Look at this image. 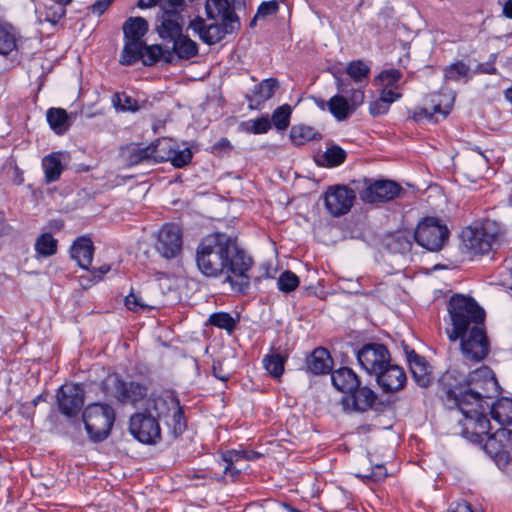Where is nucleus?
Listing matches in <instances>:
<instances>
[{
    "label": "nucleus",
    "instance_id": "nucleus-1",
    "mask_svg": "<svg viewBox=\"0 0 512 512\" xmlns=\"http://www.w3.org/2000/svg\"><path fill=\"white\" fill-rule=\"evenodd\" d=\"M455 384L448 383L442 400L449 408H456L461 414L459 419L461 435L469 441H481L490 427L487 418L489 403L488 392L496 385L492 370L481 366L459 380Z\"/></svg>",
    "mask_w": 512,
    "mask_h": 512
},
{
    "label": "nucleus",
    "instance_id": "nucleus-2",
    "mask_svg": "<svg viewBox=\"0 0 512 512\" xmlns=\"http://www.w3.org/2000/svg\"><path fill=\"white\" fill-rule=\"evenodd\" d=\"M196 264L206 277L224 276L233 291L247 294L253 260L238 247L236 238L222 232L206 235L196 249Z\"/></svg>",
    "mask_w": 512,
    "mask_h": 512
},
{
    "label": "nucleus",
    "instance_id": "nucleus-3",
    "mask_svg": "<svg viewBox=\"0 0 512 512\" xmlns=\"http://www.w3.org/2000/svg\"><path fill=\"white\" fill-rule=\"evenodd\" d=\"M235 3V0H206L207 19L197 16L190 21L189 28L203 43L207 45L219 43L226 35L234 34L241 28Z\"/></svg>",
    "mask_w": 512,
    "mask_h": 512
},
{
    "label": "nucleus",
    "instance_id": "nucleus-4",
    "mask_svg": "<svg viewBox=\"0 0 512 512\" xmlns=\"http://www.w3.org/2000/svg\"><path fill=\"white\" fill-rule=\"evenodd\" d=\"M447 311L450 327L446 334L451 342H456L463 333L474 329V326H483L485 311L476 300L463 294H454L448 301Z\"/></svg>",
    "mask_w": 512,
    "mask_h": 512
},
{
    "label": "nucleus",
    "instance_id": "nucleus-5",
    "mask_svg": "<svg viewBox=\"0 0 512 512\" xmlns=\"http://www.w3.org/2000/svg\"><path fill=\"white\" fill-rule=\"evenodd\" d=\"M144 411L154 415L157 420L165 419V423L171 429L175 438L186 429L182 407L179 400L172 394H152L146 401Z\"/></svg>",
    "mask_w": 512,
    "mask_h": 512
},
{
    "label": "nucleus",
    "instance_id": "nucleus-6",
    "mask_svg": "<svg viewBox=\"0 0 512 512\" xmlns=\"http://www.w3.org/2000/svg\"><path fill=\"white\" fill-rule=\"evenodd\" d=\"M115 421L114 409L104 403H93L83 412V422L89 438L93 442L105 440Z\"/></svg>",
    "mask_w": 512,
    "mask_h": 512
},
{
    "label": "nucleus",
    "instance_id": "nucleus-7",
    "mask_svg": "<svg viewBox=\"0 0 512 512\" xmlns=\"http://www.w3.org/2000/svg\"><path fill=\"white\" fill-rule=\"evenodd\" d=\"M500 237L498 225L490 220L479 228H468L463 231L464 244L473 254H488L498 245Z\"/></svg>",
    "mask_w": 512,
    "mask_h": 512
},
{
    "label": "nucleus",
    "instance_id": "nucleus-8",
    "mask_svg": "<svg viewBox=\"0 0 512 512\" xmlns=\"http://www.w3.org/2000/svg\"><path fill=\"white\" fill-rule=\"evenodd\" d=\"M449 230L438 218L426 217L417 225L413 239L428 251L436 252L448 241Z\"/></svg>",
    "mask_w": 512,
    "mask_h": 512
},
{
    "label": "nucleus",
    "instance_id": "nucleus-9",
    "mask_svg": "<svg viewBox=\"0 0 512 512\" xmlns=\"http://www.w3.org/2000/svg\"><path fill=\"white\" fill-rule=\"evenodd\" d=\"M153 163L170 161L176 168L188 165L193 157L190 148L180 149L178 143L172 138L162 137L149 144Z\"/></svg>",
    "mask_w": 512,
    "mask_h": 512
},
{
    "label": "nucleus",
    "instance_id": "nucleus-10",
    "mask_svg": "<svg viewBox=\"0 0 512 512\" xmlns=\"http://www.w3.org/2000/svg\"><path fill=\"white\" fill-rule=\"evenodd\" d=\"M125 44L121 52L120 63L132 65L135 63V55L143 44V37L148 31V22L142 17H129L123 24Z\"/></svg>",
    "mask_w": 512,
    "mask_h": 512
},
{
    "label": "nucleus",
    "instance_id": "nucleus-11",
    "mask_svg": "<svg viewBox=\"0 0 512 512\" xmlns=\"http://www.w3.org/2000/svg\"><path fill=\"white\" fill-rule=\"evenodd\" d=\"M455 100L453 92L434 93L429 96L427 107H416L412 112V119L421 123L424 121L438 122L445 119L450 113Z\"/></svg>",
    "mask_w": 512,
    "mask_h": 512
},
{
    "label": "nucleus",
    "instance_id": "nucleus-12",
    "mask_svg": "<svg viewBox=\"0 0 512 512\" xmlns=\"http://www.w3.org/2000/svg\"><path fill=\"white\" fill-rule=\"evenodd\" d=\"M458 340H460V350L466 361L478 363L489 354L490 344L485 325L474 326V329L463 333Z\"/></svg>",
    "mask_w": 512,
    "mask_h": 512
},
{
    "label": "nucleus",
    "instance_id": "nucleus-13",
    "mask_svg": "<svg viewBox=\"0 0 512 512\" xmlns=\"http://www.w3.org/2000/svg\"><path fill=\"white\" fill-rule=\"evenodd\" d=\"M359 198L370 204L384 203L396 198L402 188L391 180L364 179L361 187H357Z\"/></svg>",
    "mask_w": 512,
    "mask_h": 512
},
{
    "label": "nucleus",
    "instance_id": "nucleus-14",
    "mask_svg": "<svg viewBox=\"0 0 512 512\" xmlns=\"http://www.w3.org/2000/svg\"><path fill=\"white\" fill-rule=\"evenodd\" d=\"M489 431L490 429H488L487 434L484 435L481 441L472 442L483 444L486 453L497 462L508 463L512 461V430L501 427L493 434H490Z\"/></svg>",
    "mask_w": 512,
    "mask_h": 512
},
{
    "label": "nucleus",
    "instance_id": "nucleus-15",
    "mask_svg": "<svg viewBox=\"0 0 512 512\" xmlns=\"http://www.w3.org/2000/svg\"><path fill=\"white\" fill-rule=\"evenodd\" d=\"M129 430L138 441L144 444H156L161 439L158 420L146 411L131 416Z\"/></svg>",
    "mask_w": 512,
    "mask_h": 512
},
{
    "label": "nucleus",
    "instance_id": "nucleus-16",
    "mask_svg": "<svg viewBox=\"0 0 512 512\" xmlns=\"http://www.w3.org/2000/svg\"><path fill=\"white\" fill-rule=\"evenodd\" d=\"M357 359L361 367L371 375H376L388 365L390 353L383 344L370 343L364 345L357 352Z\"/></svg>",
    "mask_w": 512,
    "mask_h": 512
},
{
    "label": "nucleus",
    "instance_id": "nucleus-17",
    "mask_svg": "<svg viewBox=\"0 0 512 512\" xmlns=\"http://www.w3.org/2000/svg\"><path fill=\"white\" fill-rule=\"evenodd\" d=\"M59 411L67 416L78 415L84 405L85 392L81 384L63 385L57 391Z\"/></svg>",
    "mask_w": 512,
    "mask_h": 512
},
{
    "label": "nucleus",
    "instance_id": "nucleus-18",
    "mask_svg": "<svg viewBox=\"0 0 512 512\" xmlns=\"http://www.w3.org/2000/svg\"><path fill=\"white\" fill-rule=\"evenodd\" d=\"M107 383L113 385V396L123 404L136 406L148 393L146 385L135 381H124L117 376L109 377Z\"/></svg>",
    "mask_w": 512,
    "mask_h": 512
},
{
    "label": "nucleus",
    "instance_id": "nucleus-19",
    "mask_svg": "<svg viewBox=\"0 0 512 512\" xmlns=\"http://www.w3.org/2000/svg\"><path fill=\"white\" fill-rule=\"evenodd\" d=\"M356 198V192L347 186L329 187L325 193V206L328 212L339 217L350 211Z\"/></svg>",
    "mask_w": 512,
    "mask_h": 512
},
{
    "label": "nucleus",
    "instance_id": "nucleus-20",
    "mask_svg": "<svg viewBox=\"0 0 512 512\" xmlns=\"http://www.w3.org/2000/svg\"><path fill=\"white\" fill-rule=\"evenodd\" d=\"M156 250L166 259L176 258L182 250V233L175 224L164 225L157 237Z\"/></svg>",
    "mask_w": 512,
    "mask_h": 512
},
{
    "label": "nucleus",
    "instance_id": "nucleus-21",
    "mask_svg": "<svg viewBox=\"0 0 512 512\" xmlns=\"http://www.w3.org/2000/svg\"><path fill=\"white\" fill-rule=\"evenodd\" d=\"M183 30V17L180 11H162L157 18L156 31L160 38L171 41L179 37Z\"/></svg>",
    "mask_w": 512,
    "mask_h": 512
},
{
    "label": "nucleus",
    "instance_id": "nucleus-22",
    "mask_svg": "<svg viewBox=\"0 0 512 512\" xmlns=\"http://www.w3.org/2000/svg\"><path fill=\"white\" fill-rule=\"evenodd\" d=\"M376 380L384 392H396L401 390L406 383V374L398 365L388 362L376 375Z\"/></svg>",
    "mask_w": 512,
    "mask_h": 512
},
{
    "label": "nucleus",
    "instance_id": "nucleus-23",
    "mask_svg": "<svg viewBox=\"0 0 512 512\" xmlns=\"http://www.w3.org/2000/svg\"><path fill=\"white\" fill-rule=\"evenodd\" d=\"M377 399V395L367 386H358L347 396L343 397L342 404L354 411L365 412L372 408Z\"/></svg>",
    "mask_w": 512,
    "mask_h": 512
},
{
    "label": "nucleus",
    "instance_id": "nucleus-24",
    "mask_svg": "<svg viewBox=\"0 0 512 512\" xmlns=\"http://www.w3.org/2000/svg\"><path fill=\"white\" fill-rule=\"evenodd\" d=\"M407 361L415 382L423 388L428 387L433 380L432 370L426 359L414 350H406Z\"/></svg>",
    "mask_w": 512,
    "mask_h": 512
},
{
    "label": "nucleus",
    "instance_id": "nucleus-25",
    "mask_svg": "<svg viewBox=\"0 0 512 512\" xmlns=\"http://www.w3.org/2000/svg\"><path fill=\"white\" fill-rule=\"evenodd\" d=\"M246 451L228 450L221 455L219 466L223 467V474H229L235 480L239 474L248 468L245 459Z\"/></svg>",
    "mask_w": 512,
    "mask_h": 512
},
{
    "label": "nucleus",
    "instance_id": "nucleus-26",
    "mask_svg": "<svg viewBox=\"0 0 512 512\" xmlns=\"http://www.w3.org/2000/svg\"><path fill=\"white\" fill-rule=\"evenodd\" d=\"M279 83L276 78H268L261 81L254 87L251 94L246 96L251 109L258 108L260 105L271 99L278 89Z\"/></svg>",
    "mask_w": 512,
    "mask_h": 512
},
{
    "label": "nucleus",
    "instance_id": "nucleus-27",
    "mask_svg": "<svg viewBox=\"0 0 512 512\" xmlns=\"http://www.w3.org/2000/svg\"><path fill=\"white\" fill-rule=\"evenodd\" d=\"M150 146L132 143L121 149V158L127 166H136L140 164H154L150 157Z\"/></svg>",
    "mask_w": 512,
    "mask_h": 512
},
{
    "label": "nucleus",
    "instance_id": "nucleus-28",
    "mask_svg": "<svg viewBox=\"0 0 512 512\" xmlns=\"http://www.w3.org/2000/svg\"><path fill=\"white\" fill-rule=\"evenodd\" d=\"M70 253L72 259L77 262L79 267L89 270L94 254L92 240L85 236L78 237L73 242Z\"/></svg>",
    "mask_w": 512,
    "mask_h": 512
},
{
    "label": "nucleus",
    "instance_id": "nucleus-29",
    "mask_svg": "<svg viewBox=\"0 0 512 512\" xmlns=\"http://www.w3.org/2000/svg\"><path fill=\"white\" fill-rule=\"evenodd\" d=\"M135 55V63L139 60L142 61L145 66L155 65L161 58L167 63L172 62L173 54L171 51L164 52L161 45H146L145 42L141 44V48Z\"/></svg>",
    "mask_w": 512,
    "mask_h": 512
},
{
    "label": "nucleus",
    "instance_id": "nucleus-30",
    "mask_svg": "<svg viewBox=\"0 0 512 512\" xmlns=\"http://www.w3.org/2000/svg\"><path fill=\"white\" fill-rule=\"evenodd\" d=\"M331 380L337 390L346 394L355 390V388L360 384V380L356 373L348 367H342L333 371L331 374Z\"/></svg>",
    "mask_w": 512,
    "mask_h": 512
},
{
    "label": "nucleus",
    "instance_id": "nucleus-31",
    "mask_svg": "<svg viewBox=\"0 0 512 512\" xmlns=\"http://www.w3.org/2000/svg\"><path fill=\"white\" fill-rule=\"evenodd\" d=\"M306 365L307 369L315 375L325 374L332 368V359L325 348L319 347L307 358Z\"/></svg>",
    "mask_w": 512,
    "mask_h": 512
},
{
    "label": "nucleus",
    "instance_id": "nucleus-32",
    "mask_svg": "<svg viewBox=\"0 0 512 512\" xmlns=\"http://www.w3.org/2000/svg\"><path fill=\"white\" fill-rule=\"evenodd\" d=\"M61 158L62 153L53 152L42 159V168L45 174L46 183H52L59 180L64 170Z\"/></svg>",
    "mask_w": 512,
    "mask_h": 512
},
{
    "label": "nucleus",
    "instance_id": "nucleus-33",
    "mask_svg": "<svg viewBox=\"0 0 512 512\" xmlns=\"http://www.w3.org/2000/svg\"><path fill=\"white\" fill-rule=\"evenodd\" d=\"M170 42L173 43L172 53L174 52L179 59L188 60L198 54V45L183 33L175 37Z\"/></svg>",
    "mask_w": 512,
    "mask_h": 512
},
{
    "label": "nucleus",
    "instance_id": "nucleus-34",
    "mask_svg": "<svg viewBox=\"0 0 512 512\" xmlns=\"http://www.w3.org/2000/svg\"><path fill=\"white\" fill-rule=\"evenodd\" d=\"M492 418L501 426L512 425V399L503 397L498 399L491 407Z\"/></svg>",
    "mask_w": 512,
    "mask_h": 512
},
{
    "label": "nucleus",
    "instance_id": "nucleus-35",
    "mask_svg": "<svg viewBox=\"0 0 512 512\" xmlns=\"http://www.w3.org/2000/svg\"><path fill=\"white\" fill-rule=\"evenodd\" d=\"M444 82H460L467 83L471 77V69L469 65L463 61H456L443 69Z\"/></svg>",
    "mask_w": 512,
    "mask_h": 512
},
{
    "label": "nucleus",
    "instance_id": "nucleus-36",
    "mask_svg": "<svg viewBox=\"0 0 512 512\" xmlns=\"http://www.w3.org/2000/svg\"><path fill=\"white\" fill-rule=\"evenodd\" d=\"M322 135L312 126L299 124L290 130V139L296 146H302L309 141L320 140Z\"/></svg>",
    "mask_w": 512,
    "mask_h": 512
},
{
    "label": "nucleus",
    "instance_id": "nucleus-37",
    "mask_svg": "<svg viewBox=\"0 0 512 512\" xmlns=\"http://www.w3.org/2000/svg\"><path fill=\"white\" fill-rule=\"evenodd\" d=\"M47 121L51 129L59 135L65 133L70 127V116L61 108H50L47 111Z\"/></svg>",
    "mask_w": 512,
    "mask_h": 512
},
{
    "label": "nucleus",
    "instance_id": "nucleus-38",
    "mask_svg": "<svg viewBox=\"0 0 512 512\" xmlns=\"http://www.w3.org/2000/svg\"><path fill=\"white\" fill-rule=\"evenodd\" d=\"M330 113L338 120L343 121L347 119L353 112V107L350 106L348 100L342 95H335L327 102Z\"/></svg>",
    "mask_w": 512,
    "mask_h": 512
},
{
    "label": "nucleus",
    "instance_id": "nucleus-39",
    "mask_svg": "<svg viewBox=\"0 0 512 512\" xmlns=\"http://www.w3.org/2000/svg\"><path fill=\"white\" fill-rule=\"evenodd\" d=\"M286 359V354H281L276 350H272L270 354L264 357L263 364L271 376L274 378H279L283 374Z\"/></svg>",
    "mask_w": 512,
    "mask_h": 512
},
{
    "label": "nucleus",
    "instance_id": "nucleus-40",
    "mask_svg": "<svg viewBox=\"0 0 512 512\" xmlns=\"http://www.w3.org/2000/svg\"><path fill=\"white\" fill-rule=\"evenodd\" d=\"M17 46V33L8 23H0V54L7 55Z\"/></svg>",
    "mask_w": 512,
    "mask_h": 512
},
{
    "label": "nucleus",
    "instance_id": "nucleus-41",
    "mask_svg": "<svg viewBox=\"0 0 512 512\" xmlns=\"http://www.w3.org/2000/svg\"><path fill=\"white\" fill-rule=\"evenodd\" d=\"M337 90L342 94H349V104L353 107L355 111L358 106H360L364 101V92L361 88L353 89L349 88L350 83L346 80L337 78L336 79Z\"/></svg>",
    "mask_w": 512,
    "mask_h": 512
},
{
    "label": "nucleus",
    "instance_id": "nucleus-42",
    "mask_svg": "<svg viewBox=\"0 0 512 512\" xmlns=\"http://www.w3.org/2000/svg\"><path fill=\"white\" fill-rule=\"evenodd\" d=\"M346 72L349 77L356 83H367L370 68L362 60H355L348 63Z\"/></svg>",
    "mask_w": 512,
    "mask_h": 512
},
{
    "label": "nucleus",
    "instance_id": "nucleus-43",
    "mask_svg": "<svg viewBox=\"0 0 512 512\" xmlns=\"http://www.w3.org/2000/svg\"><path fill=\"white\" fill-rule=\"evenodd\" d=\"M413 234L409 232H397L392 236L391 241L388 243V247L391 251L396 253H406L412 248Z\"/></svg>",
    "mask_w": 512,
    "mask_h": 512
},
{
    "label": "nucleus",
    "instance_id": "nucleus-44",
    "mask_svg": "<svg viewBox=\"0 0 512 512\" xmlns=\"http://www.w3.org/2000/svg\"><path fill=\"white\" fill-rule=\"evenodd\" d=\"M125 305L132 311H149L157 308L155 301L147 300L141 294H135L133 292L126 296Z\"/></svg>",
    "mask_w": 512,
    "mask_h": 512
},
{
    "label": "nucleus",
    "instance_id": "nucleus-45",
    "mask_svg": "<svg viewBox=\"0 0 512 512\" xmlns=\"http://www.w3.org/2000/svg\"><path fill=\"white\" fill-rule=\"evenodd\" d=\"M35 250L44 257L54 255L57 251V240L50 233H44L37 238Z\"/></svg>",
    "mask_w": 512,
    "mask_h": 512
},
{
    "label": "nucleus",
    "instance_id": "nucleus-46",
    "mask_svg": "<svg viewBox=\"0 0 512 512\" xmlns=\"http://www.w3.org/2000/svg\"><path fill=\"white\" fill-rule=\"evenodd\" d=\"M208 322L210 325L220 329H224L231 333L236 326L235 319L227 312H217L209 316Z\"/></svg>",
    "mask_w": 512,
    "mask_h": 512
},
{
    "label": "nucleus",
    "instance_id": "nucleus-47",
    "mask_svg": "<svg viewBox=\"0 0 512 512\" xmlns=\"http://www.w3.org/2000/svg\"><path fill=\"white\" fill-rule=\"evenodd\" d=\"M401 78L402 73L398 69L391 68L380 72L374 82L382 88H394Z\"/></svg>",
    "mask_w": 512,
    "mask_h": 512
},
{
    "label": "nucleus",
    "instance_id": "nucleus-48",
    "mask_svg": "<svg viewBox=\"0 0 512 512\" xmlns=\"http://www.w3.org/2000/svg\"><path fill=\"white\" fill-rule=\"evenodd\" d=\"M291 108L285 104L278 107L272 114L271 120L278 130H285L290 123Z\"/></svg>",
    "mask_w": 512,
    "mask_h": 512
},
{
    "label": "nucleus",
    "instance_id": "nucleus-49",
    "mask_svg": "<svg viewBox=\"0 0 512 512\" xmlns=\"http://www.w3.org/2000/svg\"><path fill=\"white\" fill-rule=\"evenodd\" d=\"M298 286L299 278L295 273L291 271L283 272L277 280L278 289L284 293H290L294 291Z\"/></svg>",
    "mask_w": 512,
    "mask_h": 512
},
{
    "label": "nucleus",
    "instance_id": "nucleus-50",
    "mask_svg": "<svg viewBox=\"0 0 512 512\" xmlns=\"http://www.w3.org/2000/svg\"><path fill=\"white\" fill-rule=\"evenodd\" d=\"M66 14V6L59 4L58 2H51L45 4V20L56 24Z\"/></svg>",
    "mask_w": 512,
    "mask_h": 512
},
{
    "label": "nucleus",
    "instance_id": "nucleus-51",
    "mask_svg": "<svg viewBox=\"0 0 512 512\" xmlns=\"http://www.w3.org/2000/svg\"><path fill=\"white\" fill-rule=\"evenodd\" d=\"M112 102L116 109H119L121 111H137L138 110V104L136 100H134L132 97L126 95V94H118L116 93L113 98Z\"/></svg>",
    "mask_w": 512,
    "mask_h": 512
},
{
    "label": "nucleus",
    "instance_id": "nucleus-52",
    "mask_svg": "<svg viewBox=\"0 0 512 512\" xmlns=\"http://www.w3.org/2000/svg\"><path fill=\"white\" fill-rule=\"evenodd\" d=\"M324 157L330 166H338L344 162L346 152L339 146H332L326 150Z\"/></svg>",
    "mask_w": 512,
    "mask_h": 512
},
{
    "label": "nucleus",
    "instance_id": "nucleus-53",
    "mask_svg": "<svg viewBox=\"0 0 512 512\" xmlns=\"http://www.w3.org/2000/svg\"><path fill=\"white\" fill-rule=\"evenodd\" d=\"M278 9L279 5L275 0L262 2L257 9L256 17L265 18L277 13Z\"/></svg>",
    "mask_w": 512,
    "mask_h": 512
},
{
    "label": "nucleus",
    "instance_id": "nucleus-54",
    "mask_svg": "<svg viewBox=\"0 0 512 512\" xmlns=\"http://www.w3.org/2000/svg\"><path fill=\"white\" fill-rule=\"evenodd\" d=\"M271 128V121L267 116H263L252 121V126L249 131L254 134H263L269 131Z\"/></svg>",
    "mask_w": 512,
    "mask_h": 512
},
{
    "label": "nucleus",
    "instance_id": "nucleus-55",
    "mask_svg": "<svg viewBox=\"0 0 512 512\" xmlns=\"http://www.w3.org/2000/svg\"><path fill=\"white\" fill-rule=\"evenodd\" d=\"M359 477H363L369 479L374 482L382 481L387 476V470L383 465H375L369 474L366 475H358Z\"/></svg>",
    "mask_w": 512,
    "mask_h": 512
},
{
    "label": "nucleus",
    "instance_id": "nucleus-56",
    "mask_svg": "<svg viewBox=\"0 0 512 512\" xmlns=\"http://www.w3.org/2000/svg\"><path fill=\"white\" fill-rule=\"evenodd\" d=\"M397 87L394 88H383L380 92L379 98L384 100L388 107L395 101L401 98V93L397 92Z\"/></svg>",
    "mask_w": 512,
    "mask_h": 512
},
{
    "label": "nucleus",
    "instance_id": "nucleus-57",
    "mask_svg": "<svg viewBox=\"0 0 512 512\" xmlns=\"http://www.w3.org/2000/svg\"><path fill=\"white\" fill-rule=\"evenodd\" d=\"M388 105L384 100H381L380 98L372 101L369 105V112L372 116H380L384 115L389 111Z\"/></svg>",
    "mask_w": 512,
    "mask_h": 512
},
{
    "label": "nucleus",
    "instance_id": "nucleus-58",
    "mask_svg": "<svg viewBox=\"0 0 512 512\" xmlns=\"http://www.w3.org/2000/svg\"><path fill=\"white\" fill-rule=\"evenodd\" d=\"M114 0H97L94 4H92L89 9L92 14L101 16L104 14Z\"/></svg>",
    "mask_w": 512,
    "mask_h": 512
},
{
    "label": "nucleus",
    "instance_id": "nucleus-59",
    "mask_svg": "<svg viewBox=\"0 0 512 512\" xmlns=\"http://www.w3.org/2000/svg\"><path fill=\"white\" fill-rule=\"evenodd\" d=\"M184 0H163L161 3L162 11H182Z\"/></svg>",
    "mask_w": 512,
    "mask_h": 512
},
{
    "label": "nucleus",
    "instance_id": "nucleus-60",
    "mask_svg": "<svg viewBox=\"0 0 512 512\" xmlns=\"http://www.w3.org/2000/svg\"><path fill=\"white\" fill-rule=\"evenodd\" d=\"M160 0H139L138 6L140 8H151L158 4Z\"/></svg>",
    "mask_w": 512,
    "mask_h": 512
},
{
    "label": "nucleus",
    "instance_id": "nucleus-61",
    "mask_svg": "<svg viewBox=\"0 0 512 512\" xmlns=\"http://www.w3.org/2000/svg\"><path fill=\"white\" fill-rule=\"evenodd\" d=\"M503 14L507 18H512V0H508L503 6Z\"/></svg>",
    "mask_w": 512,
    "mask_h": 512
},
{
    "label": "nucleus",
    "instance_id": "nucleus-62",
    "mask_svg": "<svg viewBox=\"0 0 512 512\" xmlns=\"http://www.w3.org/2000/svg\"><path fill=\"white\" fill-rule=\"evenodd\" d=\"M246 456H247V457H245V459H246V460H247V462H248V461H252V460H256V459H258V458L261 456V454H260V453H258V452H253V451H251V452H247V451H246Z\"/></svg>",
    "mask_w": 512,
    "mask_h": 512
},
{
    "label": "nucleus",
    "instance_id": "nucleus-63",
    "mask_svg": "<svg viewBox=\"0 0 512 512\" xmlns=\"http://www.w3.org/2000/svg\"><path fill=\"white\" fill-rule=\"evenodd\" d=\"M98 273H99V276H102L106 273H108L110 271V266L109 265H102L98 268Z\"/></svg>",
    "mask_w": 512,
    "mask_h": 512
},
{
    "label": "nucleus",
    "instance_id": "nucleus-64",
    "mask_svg": "<svg viewBox=\"0 0 512 512\" xmlns=\"http://www.w3.org/2000/svg\"><path fill=\"white\" fill-rule=\"evenodd\" d=\"M505 98H506V100H508L509 102H512V87H511V88H508V89L505 91Z\"/></svg>",
    "mask_w": 512,
    "mask_h": 512
}]
</instances>
